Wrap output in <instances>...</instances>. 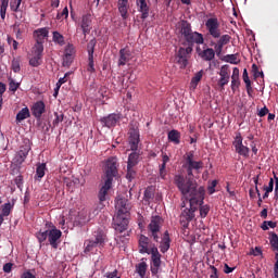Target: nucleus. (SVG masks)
<instances>
[{"label":"nucleus","instance_id":"41","mask_svg":"<svg viewBox=\"0 0 278 278\" xmlns=\"http://www.w3.org/2000/svg\"><path fill=\"white\" fill-rule=\"evenodd\" d=\"M11 67L13 73H21V59H13Z\"/></svg>","mask_w":278,"mask_h":278},{"label":"nucleus","instance_id":"33","mask_svg":"<svg viewBox=\"0 0 278 278\" xmlns=\"http://www.w3.org/2000/svg\"><path fill=\"white\" fill-rule=\"evenodd\" d=\"M1 210H2V213L0 214V216H2V218L4 216H10V213L12 212V210H14V203H11V202L4 203L1 206Z\"/></svg>","mask_w":278,"mask_h":278},{"label":"nucleus","instance_id":"44","mask_svg":"<svg viewBox=\"0 0 278 278\" xmlns=\"http://www.w3.org/2000/svg\"><path fill=\"white\" fill-rule=\"evenodd\" d=\"M75 51V48L73 47V45H67L65 48V56L66 60H71V58H73V53Z\"/></svg>","mask_w":278,"mask_h":278},{"label":"nucleus","instance_id":"50","mask_svg":"<svg viewBox=\"0 0 278 278\" xmlns=\"http://www.w3.org/2000/svg\"><path fill=\"white\" fill-rule=\"evenodd\" d=\"M23 2V0H15L11 2V10L13 12H18V8H21V3Z\"/></svg>","mask_w":278,"mask_h":278},{"label":"nucleus","instance_id":"9","mask_svg":"<svg viewBox=\"0 0 278 278\" xmlns=\"http://www.w3.org/2000/svg\"><path fill=\"white\" fill-rule=\"evenodd\" d=\"M232 146L235 147V151L238 153V155H242V157H249L251 150L249 147L242 143V135L240 132L236 135L235 140L232 141Z\"/></svg>","mask_w":278,"mask_h":278},{"label":"nucleus","instance_id":"24","mask_svg":"<svg viewBox=\"0 0 278 278\" xmlns=\"http://www.w3.org/2000/svg\"><path fill=\"white\" fill-rule=\"evenodd\" d=\"M178 29H180V34L181 36H184L185 40L187 39V37L192 33V26L190 25V23L188 21H180L177 24Z\"/></svg>","mask_w":278,"mask_h":278},{"label":"nucleus","instance_id":"39","mask_svg":"<svg viewBox=\"0 0 278 278\" xmlns=\"http://www.w3.org/2000/svg\"><path fill=\"white\" fill-rule=\"evenodd\" d=\"M275 227H277V223L273 222V220H265L263 222L261 228L263 229V231H268L269 228L270 229H275Z\"/></svg>","mask_w":278,"mask_h":278},{"label":"nucleus","instance_id":"19","mask_svg":"<svg viewBox=\"0 0 278 278\" xmlns=\"http://www.w3.org/2000/svg\"><path fill=\"white\" fill-rule=\"evenodd\" d=\"M117 9L124 21L129 17V0H117Z\"/></svg>","mask_w":278,"mask_h":278},{"label":"nucleus","instance_id":"15","mask_svg":"<svg viewBox=\"0 0 278 278\" xmlns=\"http://www.w3.org/2000/svg\"><path fill=\"white\" fill-rule=\"evenodd\" d=\"M29 151H31V144L29 140L25 141L24 146H21L20 151L15 155L16 164H23L25 160H27V155H29Z\"/></svg>","mask_w":278,"mask_h":278},{"label":"nucleus","instance_id":"26","mask_svg":"<svg viewBox=\"0 0 278 278\" xmlns=\"http://www.w3.org/2000/svg\"><path fill=\"white\" fill-rule=\"evenodd\" d=\"M45 102L38 101L31 108V113L35 118H41L42 114H45Z\"/></svg>","mask_w":278,"mask_h":278},{"label":"nucleus","instance_id":"30","mask_svg":"<svg viewBox=\"0 0 278 278\" xmlns=\"http://www.w3.org/2000/svg\"><path fill=\"white\" fill-rule=\"evenodd\" d=\"M30 113L28 108H23L17 114H16V123H23L26 118H29Z\"/></svg>","mask_w":278,"mask_h":278},{"label":"nucleus","instance_id":"64","mask_svg":"<svg viewBox=\"0 0 278 278\" xmlns=\"http://www.w3.org/2000/svg\"><path fill=\"white\" fill-rule=\"evenodd\" d=\"M21 278H36V276L31 274V271H25L22 274Z\"/></svg>","mask_w":278,"mask_h":278},{"label":"nucleus","instance_id":"14","mask_svg":"<svg viewBox=\"0 0 278 278\" xmlns=\"http://www.w3.org/2000/svg\"><path fill=\"white\" fill-rule=\"evenodd\" d=\"M185 167H189L192 170H201L203 168V161H194V151H190L185 156Z\"/></svg>","mask_w":278,"mask_h":278},{"label":"nucleus","instance_id":"54","mask_svg":"<svg viewBox=\"0 0 278 278\" xmlns=\"http://www.w3.org/2000/svg\"><path fill=\"white\" fill-rule=\"evenodd\" d=\"M252 71L254 73V77H264V72H260V70L257 68V66L255 64L252 65Z\"/></svg>","mask_w":278,"mask_h":278},{"label":"nucleus","instance_id":"37","mask_svg":"<svg viewBox=\"0 0 278 278\" xmlns=\"http://www.w3.org/2000/svg\"><path fill=\"white\" fill-rule=\"evenodd\" d=\"M269 244L271 245L273 251H278V235L270 232Z\"/></svg>","mask_w":278,"mask_h":278},{"label":"nucleus","instance_id":"2","mask_svg":"<svg viewBox=\"0 0 278 278\" xmlns=\"http://www.w3.org/2000/svg\"><path fill=\"white\" fill-rule=\"evenodd\" d=\"M116 216L113 217V228L117 233L127 231L129 227V212H131V203L125 198H117L115 201Z\"/></svg>","mask_w":278,"mask_h":278},{"label":"nucleus","instance_id":"34","mask_svg":"<svg viewBox=\"0 0 278 278\" xmlns=\"http://www.w3.org/2000/svg\"><path fill=\"white\" fill-rule=\"evenodd\" d=\"M45 170H47V164L39 163L36 168L35 179H42L45 177Z\"/></svg>","mask_w":278,"mask_h":278},{"label":"nucleus","instance_id":"56","mask_svg":"<svg viewBox=\"0 0 278 278\" xmlns=\"http://www.w3.org/2000/svg\"><path fill=\"white\" fill-rule=\"evenodd\" d=\"M62 17L68 18V8L65 7L63 11L56 15V18H62Z\"/></svg>","mask_w":278,"mask_h":278},{"label":"nucleus","instance_id":"57","mask_svg":"<svg viewBox=\"0 0 278 278\" xmlns=\"http://www.w3.org/2000/svg\"><path fill=\"white\" fill-rule=\"evenodd\" d=\"M243 81L245 86L251 85V79H249V72H247V68L243 70Z\"/></svg>","mask_w":278,"mask_h":278},{"label":"nucleus","instance_id":"52","mask_svg":"<svg viewBox=\"0 0 278 278\" xmlns=\"http://www.w3.org/2000/svg\"><path fill=\"white\" fill-rule=\"evenodd\" d=\"M216 186H218V180H213L207 188L208 194H214L216 192Z\"/></svg>","mask_w":278,"mask_h":278},{"label":"nucleus","instance_id":"35","mask_svg":"<svg viewBox=\"0 0 278 278\" xmlns=\"http://www.w3.org/2000/svg\"><path fill=\"white\" fill-rule=\"evenodd\" d=\"M202 78H203V72H198L191 79L190 88L192 90H197V86H199V81H201Z\"/></svg>","mask_w":278,"mask_h":278},{"label":"nucleus","instance_id":"63","mask_svg":"<svg viewBox=\"0 0 278 278\" xmlns=\"http://www.w3.org/2000/svg\"><path fill=\"white\" fill-rule=\"evenodd\" d=\"M211 268H212V274L210 278H218V269L214 266H212Z\"/></svg>","mask_w":278,"mask_h":278},{"label":"nucleus","instance_id":"49","mask_svg":"<svg viewBox=\"0 0 278 278\" xmlns=\"http://www.w3.org/2000/svg\"><path fill=\"white\" fill-rule=\"evenodd\" d=\"M240 88V78L231 77V90L236 92V89Z\"/></svg>","mask_w":278,"mask_h":278},{"label":"nucleus","instance_id":"45","mask_svg":"<svg viewBox=\"0 0 278 278\" xmlns=\"http://www.w3.org/2000/svg\"><path fill=\"white\" fill-rule=\"evenodd\" d=\"M207 214H210V205H207V204L201 205L200 206V216H201V218H205L207 216Z\"/></svg>","mask_w":278,"mask_h":278},{"label":"nucleus","instance_id":"53","mask_svg":"<svg viewBox=\"0 0 278 278\" xmlns=\"http://www.w3.org/2000/svg\"><path fill=\"white\" fill-rule=\"evenodd\" d=\"M104 277H106V278H121V276H118V269H114L113 271L105 273Z\"/></svg>","mask_w":278,"mask_h":278},{"label":"nucleus","instance_id":"40","mask_svg":"<svg viewBox=\"0 0 278 278\" xmlns=\"http://www.w3.org/2000/svg\"><path fill=\"white\" fill-rule=\"evenodd\" d=\"M192 52V48L188 47V48H180L178 50L177 56L178 58H185L188 60V54H190Z\"/></svg>","mask_w":278,"mask_h":278},{"label":"nucleus","instance_id":"23","mask_svg":"<svg viewBox=\"0 0 278 278\" xmlns=\"http://www.w3.org/2000/svg\"><path fill=\"white\" fill-rule=\"evenodd\" d=\"M185 40L188 42V45H203V42H205L203 34L197 31H192Z\"/></svg>","mask_w":278,"mask_h":278},{"label":"nucleus","instance_id":"10","mask_svg":"<svg viewBox=\"0 0 278 278\" xmlns=\"http://www.w3.org/2000/svg\"><path fill=\"white\" fill-rule=\"evenodd\" d=\"M45 52V47L37 46L33 47V56L29 59V66L37 68L42 64V53Z\"/></svg>","mask_w":278,"mask_h":278},{"label":"nucleus","instance_id":"6","mask_svg":"<svg viewBox=\"0 0 278 278\" xmlns=\"http://www.w3.org/2000/svg\"><path fill=\"white\" fill-rule=\"evenodd\" d=\"M162 223L164 219L160 216H152L151 222L148 226V231L153 238L154 242H160V230L162 229Z\"/></svg>","mask_w":278,"mask_h":278},{"label":"nucleus","instance_id":"48","mask_svg":"<svg viewBox=\"0 0 278 278\" xmlns=\"http://www.w3.org/2000/svg\"><path fill=\"white\" fill-rule=\"evenodd\" d=\"M176 62L179 64L180 68H186V66H188V59L182 56H176Z\"/></svg>","mask_w":278,"mask_h":278},{"label":"nucleus","instance_id":"42","mask_svg":"<svg viewBox=\"0 0 278 278\" xmlns=\"http://www.w3.org/2000/svg\"><path fill=\"white\" fill-rule=\"evenodd\" d=\"M223 60L229 64H238V56L236 54H228Z\"/></svg>","mask_w":278,"mask_h":278},{"label":"nucleus","instance_id":"7","mask_svg":"<svg viewBox=\"0 0 278 278\" xmlns=\"http://www.w3.org/2000/svg\"><path fill=\"white\" fill-rule=\"evenodd\" d=\"M151 273L152 275H157L162 268V254H160V251H157V248L153 245L151 248Z\"/></svg>","mask_w":278,"mask_h":278},{"label":"nucleus","instance_id":"58","mask_svg":"<svg viewBox=\"0 0 278 278\" xmlns=\"http://www.w3.org/2000/svg\"><path fill=\"white\" fill-rule=\"evenodd\" d=\"M160 177L161 179H166V166L164 164L160 166Z\"/></svg>","mask_w":278,"mask_h":278},{"label":"nucleus","instance_id":"17","mask_svg":"<svg viewBox=\"0 0 278 278\" xmlns=\"http://www.w3.org/2000/svg\"><path fill=\"white\" fill-rule=\"evenodd\" d=\"M229 42H231V36L222 35L216 43H212L217 56L223 53V47H225V45H229Z\"/></svg>","mask_w":278,"mask_h":278},{"label":"nucleus","instance_id":"25","mask_svg":"<svg viewBox=\"0 0 278 278\" xmlns=\"http://www.w3.org/2000/svg\"><path fill=\"white\" fill-rule=\"evenodd\" d=\"M131 60V51L127 48H123L119 50V60H118V66H125L127 62Z\"/></svg>","mask_w":278,"mask_h":278},{"label":"nucleus","instance_id":"38","mask_svg":"<svg viewBox=\"0 0 278 278\" xmlns=\"http://www.w3.org/2000/svg\"><path fill=\"white\" fill-rule=\"evenodd\" d=\"M10 0H0V16L2 20L5 18V12H8V5Z\"/></svg>","mask_w":278,"mask_h":278},{"label":"nucleus","instance_id":"1","mask_svg":"<svg viewBox=\"0 0 278 278\" xmlns=\"http://www.w3.org/2000/svg\"><path fill=\"white\" fill-rule=\"evenodd\" d=\"M185 168L187 169V176L184 177V175H176L174 177V184L178 188L182 199H185L181 203V207H184L181 219L190 223V220L194 218L197 206L203 203L204 190L202 187L199 188L197 180H194V169L191 167Z\"/></svg>","mask_w":278,"mask_h":278},{"label":"nucleus","instance_id":"61","mask_svg":"<svg viewBox=\"0 0 278 278\" xmlns=\"http://www.w3.org/2000/svg\"><path fill=\"white\" fill-rule=\"evenodd\" d=\"M268 114V108L264 106L258 111V116L263 118V116H266Z\"/></svg>","mask_w":278,"mask_h":278},{"label":"nucleus","instance_id":"31","mask_svg":"<svg viewBox=\"0 0 278 278\" xmlns=\"http://www.w3.org/2000/svg\"><path fill=\"white\" fill-rule=\"evenodd\" d=\"M139 159H140V154L138 152L130 153L128 156L127 166H129V168H134V166H137Z\"/></svg>","mask_w":278,"mask_h":278},{"label":"nucleus","instance_id":"22","mask_svg":"<svg viewBox=\"0 0 278 278\" xmlns=\"http://www.w3.org/2000/svg\"><path fill=\"white\" fill-rule=\"evenodd\" d=\"M136 5L138 8V12L141 14V18L144 21L146 18H149V4L147 3V0H136Z\"/></svg>","mask_w":278,"mask_h":278},{"label":"nucleus","instance_id":"5","mask_svg":"<svg viewBox=\"0 0 278 278\" xmlns=\"http://www.w3.org/2000/svg\"><path fill=\"white\" fill-rule=\"evenodd\" d=\"M105 244V232L103 230H96L93 232V238L86 240L84 245H85V251L84 253H97L98 249H101Z\"/></svg>","mask_w":278,"mask_h":278},{"label":"nucleus","instance_id":"46","mask_svg":"<svg viewBox=\"0 0 278 278\" xmlns=\"http://www.w3.org/2000/svg\"><path fill=\"white\" fill-rule=\"evenodd\" d=\"M55 118L52 122L53 127H58L64 121V114L54 113Z\"/></svg>","mask_w":278,"mask_h":278},{"label":"nucleus","instance_id":"11","mask_svg":"<svg viewBox=\"0 0 278 278\" xmlns=\"http://www.w3.org/2000/svg\"><path fill=\"white\" fill-rule=\"evenodd\" d=\"M219 79L217 81V85L222 90L225 89V86L229 84V79H231V70L229 68V65H223L219 70Z\"/></svg>","mask_w":278,"mask_h":278},{"label":"nucleus","instance_id":"32","mask_svg":"<svg viewBox=\"0 0 278 278\" xmlns=\"http://www.w3.org/2000/svg\"><path fill=\"white\" fill-rule=\"evenodd\" d=\"M181 138V134L178 130H170L168 132V140L174 142V144H179Z\"/></svg>","mask_w":278,"mask_h":278},{"label":"nucleus","instance_id":"60","mask_svg":"<svg viewBox=\"0 0 278 278\" xmlns=\"http://www.w3.org/2000/svg\"><path fill=\"white\" fill-rule=\"evenodd\" d=\"M12 266H14V264L12 263H7L3 265V271L4 273H12Z\"/></svg>","mask_w":278,"mask_h":278},{"label":"nucleus","instance_id":"28","mask_svg":"<svg viewBox=\"0 0 278 278\" xmlns=\"http://www.w3.org/2000/svg\"><path fill=\"white\" fill-rule=\"evenodd\" d=\"M200 58L204 60V62H212L214 58H216V50L212 48H206L199 53Z\"/></svg>","mask_w":278,"mask_h":278},{"label":"nucleus","instance_id":"43","mask_svg":"<svg viewBox=\"0 0 278 278\" xmlns=\"http://www.w3.org/2000/svg\"><path fill=\"white\" fill-rule=\"evenodd\" d=\"M21 84L15 83L14 79L10 78L9 79V90L11 92H16L20 88Z\"/></svg>","mask_w":278,"mask_h":278},{"label":"nucleus","instance_id":"59","mask_svg":"<svg viewBox=\"0 0 278 278\" xmlns=\"http://www.w3.org/2000/svg\"><path fill=\"white\" fill-rule=\"evenodd\" d=\"M236 270V267H230L228 264H224V273L226 275H229L230 273H233Z\"/></svg>","mask_w":278,"mask_h":278},{"label":"nucleus","instance_id":"55","mask_svg":"<svg viewBox=\"0 0 278 278\" xmlns=\"http://www.w3.org/2000/svg\"><path fill=\"white\" fill-rule=\"evenodd\" d=\"M274 188H275V180L270 178L268 186L264 187V190L267 192H273Z\"/></svg>","mask_w":278,"mask_h":278},{"label":"nucleus","instance_id":"13","mask_svg":"<svg viewBox=\"0 0 278 278\" xmlns=\"http://www.w3.org/2000/svg\"><path fill=\"white\" fill-rule=\"evenodd\" d=\"M33 36L36 40V43L34 47H45V39L49 38V28L43 27V28H38L34 30Z\"/></svg>","mask_w":278,"mask_h":278},{"label":"nucleus","instance_id":"3","mask_svg":"<svg viewBox=\"0 0 278 278\" xmlns=\"http://www.w3.org/2000/svg\"><path fill=\"white\" fill-rule=\"evenodd\" d=\"M103 173L104 184L98 194V199L101 203L105 201L108 192H110V190L112 189V182L114 181V177L118 175V159L116 156H111L106 160Z\"/></svg>","mask_w":278,"mask_h":278},{"label":"nucleus","instance_id":"27","mask_svg":"<svg viewBox=\"0 0 278 278\" xmlns=\"http://www.w3.org/2000/svg\"><path fill=\"white\" fill-rule=\"evenodd\" d=\"M168 249H170V235L168 230H166L161 240L160 251L161 253H166Z\"/></svg>","mask_w":278,"mask_h":278},{"label":"nucleus","instance_id":"16","mask_svg":"<svg viewBox=\"0 0 278 278\" xmlns=\"http://www.w3.org/2000/svg\"><path fill=\"white\" fill-rule=\"evenodd\" d=\"M118 121H121V114L112 113L109 116L102 117L100 123H102V127H108L110 129L116 127Z\"/></svg>","mask_w":278,"mask_h":278},{"label":"nucleus","instance_id":"12","mask_svg":"<svg viewBox=\"0 0 278 278\" xmlns=\"http://www.w3.org/2000/svg\"><path fill=\"white\" fill-rule=\"evenodd\" d=\"M94 47H97V40L91 39L87 45L88 51V67L89 73H94Z\"/></svg>","mask_w":278,"mask_h":278},{"label":"nucleus","instance_id":"4","mask_svg":"<svg viewBox=\"0 0 278 278\" xmlns=\"http://www.w3.org/2000/svg\"><path fill=\"white\" fill-rule=\"evenodd\" d=\"M61 238L62 230L55 228V226H53L51 229H48L46 231H39L37 233V240H39L40 244H42V242L48 239V242L52 247V249H58Z\"/></svg>","mask_w":278,"mask_h":278},{"label":"nucleus","instance_id":"51","mask_svg":"<svg viewBox=\"0 0 278 278\" xmlns=\"http://www.w3.org/2000/svg\"><path fill=\"white\" fill-rule=\"evenodd\" d=\"M5 92V84L0 81V109L3 108V93Z\"/></svg>","mask_w":278,"mask_h":278},{"label":"nucleus","instance_id":"21","mask_svg":"<svg viewBox=\"0 0 278 278\" xmlns=\"http://www.w3.org/2000/svg\"><path fill=\"white\" fill-rule=\"evenodd\" d=\"M129 144L131 151H138V144H140V134L136 129L129 131Z\"/></svg>","mask_w":278,"mask_h":278},{"label":"nucleus","instance_id":"20","mask_svg":"<svg viewBox=\"0 0 278 278\" xmlns=\"http://www.w3.org/2000/svg\"><path fill=\"white\" fill-rule=\"evenodd\" d=\"M80 27L83 29V34L86 36L87 34H90V29H92V15L86 14L83 15Z\"/></svg>","mask_w":278,"mask_h":278},{"label":"nucleus","instance_id":"8","mask_svg":"<svg viewBox=\"0 0 278 278\" xmlns=\"http://www.w3.org/2000/svg\"><path fill=\"white\" fill-rule=\"evenodd\" d=\"M205 27L212 38H220V23L218 18L211 17L205 22Z\"/></svg>","mask_w":278,"mask_h":278},{"label":"nucleus","instance_id":"29","mask_svg":"<svg viewBox=\"0 0 278 278\" xmlns=\"http://www.w3.org/2000/svg\"><path fill=\"white\" fill-rule=\"evenodd\" d=\"M147 268H149V266L147 265V262L142 260V262L136 265V273H138L139 277L144 278L147 275Z\"/></svg>","mask_w":278,"mask_h":278},{"label":"nucleus","instance_id":"47","mask_svg":"<svg viewBox=\"0 0 278 278\" xmlns=\"http://www.w3.org/2000/svg\"><path fill=\"white\" fill-rule=\"evenodd\" d=\"M134 177H136V170L134 169V167H129V165H127L126 179H128V181H131Z\"/></svg>","mask_w":278,"mask_h":278},{"label":"nucleus","instance_id":"36","mask_svg":"<svg viewBox=\"0 0 278 278\" xmlns=\"http://www.w3.org/2000/svg\"><path fill=\"white\" fill-rule=\"evenodd\" d=\"M52 34H53L52 36L53 42H55L56 45H60V47H64L65 45L64 36L59 31H53Z\"/></svg>","mask_w":278,"mask_h":278},{"label":"nucleus","instance_id":"18","mask_svg":"<svg viewBox=\"0 0 278 278\" xmlns=\"http://www.w3.org/2000/svg\"><path fill=\"white\" fill-rule=\"evenodd\" d=\"M151 249H153V247L151 245L149 237L141 235L139 238V253L151 255Z\"/></svg>","mask_w":278,"mask_h":278},{"label":"nucleus","instance_id":"62","mask_svg":"<svg viewBox=\"0 0 278 278\" xmlns=\"http://www.w3.org/2000/svg\"><path fill=\"white\" fill-rule=\"evenodd\" d=\"M144 199H146V201H149L150 199H153V192H151V190L147 189L144 191Z\"/></svg>","mask_w":278,"mask_h":278}]
</instances>
